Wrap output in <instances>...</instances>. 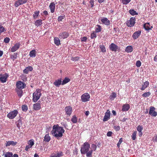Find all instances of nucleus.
I'll use <instances>...</instances> for the list:
<instances>
[{
  "mask_svg": "<svg viewBox=\"0 0 157 157\" xmlns=\"http://www.w3.org/2000/svg\"><path fill=\"white\" fill-rule=\"evenodd\" d=\"M36 52L35 50H32L29 52V55L30 57H35L36 56Z\"/></svg>",
  "mask_w": 157,
  "mask_h": 157,
  "instance_id": "cd10ccee",
  "label": "nucleus"
},
{
  "mask_svg": "<svg viewBox=\"0 0 157 157\" xmlns=\"http://www.w3.org/2000/svg\"><path fill=\"white\" fill-rule=\"evenodd\" d=\"M141 62L140 60L137 61L136 63V66L137 67H140L141 66Z\"/></svg>",
  "mask_w": 157,
  "mask_h": 157,
  "instance_id": "6e6d98bb",
  "label": "nucleus"
},
{
  "mask_svg": "<svg viewBox=\"0 0 157 157\" xmlns=\"http://www.w3.org/2000/svg\"><path fill=\"white\" fill-rule=\"evenodd\" d=\"M32 147L31 146H30V145H27L26 146V147H25V150L27 151L29 150V149L31 148Z\"/></svg>",
  "mask_w": 157,
  "mask_h": 157,
  "instance_id": "bf43d9fd",
  "label": "nucleus"
},
{
  "mask_svg": "<svg viewBox=\"0 0 157 157\" xmlns=\"http://www.w3.org/2000/svg\"><path fill=\"white\" fill-rule=\"evenodd\" d=\"M9 77V75L6 73L4 74H0V81L2 83H5L6 82L7 78Z\"/></svg>",
  "mask_w": 157,
  "mask_h": 157,
  "instance_id": "423d86ee",
  "label": "nucleus"
},
{
  "mask_svg": "<svg viewBox=\"0 0 157 157\" xmlns=\"http://www.w3.org/2000/svg\"><path fill=\"white\" fill-rule=\"evenodd\" d=\"M153 141H157V135L154 136L153 138Z\"/></svg>",
  "mask_w": 157,
  "mask_h": 157,
  "instance_id": "338daca9",
  "label": "nucleus"
},
{
  "mask_svg": "<svg viewBox=\"0 0 157 157\" xmlns=\"http://www.w3.org/2000/svg\"><path fill=\"white\" fill-rule=\"evenodd\" d=\"M149 85V82L147 81H146L142 84V86L140 88V89L142 90H144Z\"/></svg>",
  "mask_w": 157,
  "mask_h": 157,
  "instance_id": "4be33fe9",
  "label": "nucleus"
},
{
  "mask_svg": "<svg viewBox=\"0 0 157 157\" xmlns=\"http://www.w3.org/2000/svg\"><path fill=\"white\" fill-rule=\"evenodd\" d=\"M49 7L50 10L51 12L52 13H54L55 9V4L54 2L51 3L49 6Z\"/></svg>",
  "mask_w": 157,
  "mask_h": 157,
  "instance_id": "5701e85b",
  "label": "nucleus"
},
{
  "mask_svg": "<svg viewBox=\"0 0 157 157\" xmlns=\"http://www.w3.org/2000/svg\"><path fill=\"white\" fill-rule=\"evenodd\" d=\"M22 109L23 111H26L28 110V106L26 105H24L22 106Z\"/></svg>",
  "mask_w": 157,
  "mask_h": 157,
  "instance_id": "c03bdc74",
  "label": "nucleus"
},
{
  "mask_svg": "<svg viewBox=\"0 0 157 157\" xmlns=\"http://www.w3.org/2000/svg\"><path fill=\"white\" fill-rule=\"evenodd\" d=\"M80 59V57L78 56H76L75 57H71V60L72 61H76Z\"/></svg>",
  "mask_w": 157,
  "mask_h": 157,
  "instance_id": "09e8293b",
  "label": "nucleus"
},
{
  "mask_svg": "<svg viewBox=\"0 0 157 157\" xmlns=\"http://www.w3.org/2000/svg\"><path fill=\"white\" fill-rule=\"evenodd\" d=\"M5 157H12L13 154L11 152H7L3 154Z\"/></svg>",
  "mask_w": 157,
  "mask_h": 157,
  "instance_id": "f704fd0d",
  "label": "nucleus"
},
{
  "mask_svg": "<svg viewBox=\"0 0 157 157\" xmlns=\"http://www.w3.org/2000/svg\"><path fill=\"white\" fill-rule=\"evenodd\" d=\"M90 2L91 5V7H92L94 6V0H90Z\"/></svg>",
  "mask_w": 157,
  "mask_h": 157,
  "instance_id": "052dcab7",
  "label": "nucleus"
},
{
  "mask_svg": "<svg viewBox=\"0 0 157 157\" xmlns=\"http://www.w3.org/2000/svg\"><path fill=\"white\" fill-rule=\"evenodd\" d=\"M6 30L4 27H3L2 25H0V35L2 33L6 31Z\"/></svg>",
  "mask_w": 157,
  "mask_h": 157,
  "instance_id": "49530a36",
  "label": "nucleus"
},
{
  "mask_svg": "<svg viewBox=\"0 0 157 157\" xmlns=\"http://www.w3.org/2000/svg\"><path fill=\"white\" fill-rule=\"evenodd\" d=\"M141 31H138L134 33L132 35V37L134 40L137 39L141 34Z\"/></svg>",
  "mask_w": 157,
  "mask_h": 157,
  "instance_id": "a211bd4d",
  "label": "nucleus"
},
{
  "mask_svg": "<svg viewBox=\"0 0 157 157\" xmlns=\"http://www.w3.org/2000/svg\"><path fill=\"white\" fill-rule=\"evenodd\" d=\"M28 144L29 145L31 146L32 147L34 144V142L33 140H30L29 141Z\"/></svg>",
  "mask_w": 157,
  "mask_h": 157,
  "instance_id": "8fccbe9b",
  "label": "nucleus"
},
{
  "mask_svg": "<svg viewBox=\"0 0 157 157\" xmlns=\"http://www.w3.org/2000/svg\"><path fill=\"white\" fill-rule=\"evenodd\" d=\"M143 129V126L140 125H138L137 128V130L139 132H141V131H142Z\"/></svg>",
  "mask_w": 157,
  "mask_h": 157,
  "instance_id": "a18cd8bd",
  "label": "nucleus"
},
{
  "mask_svg": "<svg viewBox=\"0 0 157 157\" xmlns=\"http://www.w3.org/2000/svg\"><path fill=\"white\" fill-rule=\"evenodd\" d=\"M90 96L88 93H86L81 96V101L83 102H86L89 101Z\"/></svg>",
  "mask_w": 157,
  "mask_h": 157,
  "instance_id": "39448f33",
  "label": "nucleus"
},
{
  "mask_svg": "<svg viewBox=\"0 0 157 157\" xmlns=\"http://www.w3.org/2000/svg\"><path fill=\"white\" fill-rule=\"evenodd\" d=\"M133 48L131 46H128L126 47L125 51L128 53L131 52L133 51Z\"/></svg>",
  "mask_w": 157,
  "mask_h": 157,
  "instance_id": "c756f323",
  "label": "nucleus"
},
{
  "mask_svg": "<svg viewBox=\"0 0 157 157\" xmlns=\"http://www.w3.org/2000/svg\"><path fill=\"white\" fill-rule=\"evenodd\" d=\"M65 17L64 15L60 16H59L58 18V21H62V20L64 19Z\"/></svg>",
  "mask_w": 157,
  "mask_h": 157,
  "instance_id": "603ef678",
  "label": "nucleus"
},
{
  "mask_svg": "<svg viewBox=\"0 0 157 157\" xmlns=\"http://www.w3.org/2000/svg\"><path fill=\"white\" fill-rule=\"evenodd\" d=\"M50 140L51 138L49 136L48 133L46 134L44 136V141L48 142L50 141Z\"/></svg>",
  "mask_w": 157,
  "mask_h": 157,
  "instance_id": "c85d7f7f",
  "label": "nucleus"
},
{
  "mask_svg": "<svg viewBox=\"0 0 157 157\" xmlns=\"http://www.w3.org/2000/svg\"><path fill=\"white\" fill-rule=\"evenodd\" d=\"M69 36V33L66 32H63L60 33L59 35V37L60 39H64L67 38Z\"/></svg>",
  "mask_w": 157,
  "mask_h": 157,
  "instance_id": "2eb2a0df",
  "label": "nucleus"
},
{
  "mask_svg": "<svg viewBox=\"0 0 157 157\" xmlns=\"http://www.w3.org/2000/svg\"><path fill=\"white\" fill-rule=\"evenodd\" d=\"M41 108L40 104L38 103H36L33 105V109L36 111L40 110Z\"/></svg>",
  "mask_w": 157,
  "mask_h": 157,
  "instance_id": "6ab92c4d",
  "label": "nucleus"
},
{
  "mask_svg": "<svg viewBox=\"0 0 157 157\" xmlns=\"http://www.w3.org/2000/svg\"><path fill=\"white\" fill-rule=\"evenodd\" d=\"M28 0H16L14 4L15 7H17L21 5H22L26 3Z\"/></svg>",
  "mask_w": 157,
  "mask_h": 157,
  "instance_id": "1a4fd4ad",
  "label": "nucleus"
},
{
  "mask_svg": "<svg viewBox=\"0 0 157 157\" xmlns=\"http://www.w3.org/2000/svg\"><path fill=\"white\" fill-rule=\"evenodd\" d=\"M117 96L115 92H112L110 96V99L111 100L113 99L116 98Z\"/></svg>",
  "mask_w": 157,
  "mask_h": 157,
  "instance_id": "72a5a7b5",
  "label": "nucleus"
},
{
  "mask_svg": "<svg viewBox=\"0 0 157 157\" xmlns=\"http://www.w3.org/2000/svg\"><path fill=\"white\" fill-rule=\"evenodd\" d=\"M20 44L17 43L15 44L13 46L10 48V50L12 52H14L17 50L20 47Z\"/></svg>",
  "mask_w": 157,
  "mask_h": 157,
  "instance_id": "ddd939ff",
  "label": "nucleus"
},
{
  "mask_svg": "<svg viewBox=\"0 0 157 157\" xmlns=\"http://www.w3.org/2000/svg\"><path fill=\"white\" fill-rule=\"evenodd\" d=\"M63 155V152H60L56 154L53 153L50 156V157H60Z\"/></svg>",
  "mask_w": 157,
  "mask_h": 157,
  "instance_id": "393cba45",
  "label": "nucleus"
},
{
  "mask_svg": "<svg viewBox=\"0 0 157 157\" xmlns=\"http://www.w3.org/2000/svg\"><path fill=\"white\" fill-rule=\"evenodd\" d=\"M155 108L153 106H151L150 108L149 113V114L151 116L155 117L157 115V113L155 111Z\"/></svg>",
  "mask_w": 157,
  "mask_h": 157,
  "instance_id": "f8f14e48",
  "label": "nucleus"
},
{
  "mask_svg": "<svg viewBox=\"0 0 157 157\" xmlns=\"http://www.w3.org/2000/svg\"><path fill=\"white\" fill-rule=\"evenodd\" d=\"M131 1V0H121L122 3L124 5H127Z\"/></svg>",
  "mask_w": 157,
  "mask_h": 157,
  "instance_id": "37998d69",
  "label": "nucleus"
},
{
  "mask_svg": "<svg viewBox=\"0 0 157 157\" xmlns=\"http://www.w3.org/2000/svg\"><path fill=\"white\" fill-rule=\"evenodd\" d=\"M64 132L65 130L63 127H59L58 124L54 125L53 127L52 130L51 131L53 136L58 139L63 136Z\"/></svg>",
  "mask_w": 157,
  "mask_h": 157,
  "instance_id": "f257e3e1",
  "label": "nucleus"
},
{
  "mask_svg": "<svg viewBox=\"0 0 157 157\" xmlns=\"http://www.w3.org/2000/svg\"><path fill=\"white\" fill-rule=\"evenodd\" d=\"M42 20L41 19H39L36 20L34 23L36 26L38 27L40 26L42 24Z\"/></svg>",
  "mask_w": 157,
  "mask_h": 157,
  "instance_id": "bb28decb",
  "label": "nucleus"
},
{
  "mask_svg": "<svg viewBox=\"0 0 157 157\" xmlns=\"http://www.w3.org/2000/svg\"><path fill=\"white\" fill-rule=\"evenodd\" d=\"M112 132L109 131L107 133V136H111L112 135Z\"/></svg>",
  "mask_w": 157,
  "mask_h": 157,
  "instance_id": "e2e57ef3",
  "label": "nucleus"
},
{
  "mask_svg": "<svg viewBox=\"0 0 157 157\" xmlns=\"http://www.w3.org/2000/svg\"><path fill=\"white\" fill-rule=\"evenodd\" d=\"M43 14L46 16L48 15V12L46 10H44L43 12Z\"/></svg>",
  "mask_w": 157,
  "mask_h": 157,
  "instance_id": "69168bd1",
  "label": "nucleus"
},
{
  "mask_svg": "<svg viewBox=\"0 0 157 157\" xmlns=\"http://www.w3.org/2000/svg\"><path fill=\"white\" fill-rule=\"evenodd\" d=\"M26 84L21 81H19L16 82V88L18 89H23L25 87Z\"/></svg>",
  "mask_w": 157,
  "mask_h": 157,
  "instance_id": "6e6552de",
  "label": "nucleus"
},
{
  "mask_svg": "<svg viewBox=\"0 0 157 157\" xmlns=\"http://www.w3.org/2000/svg\"><path fill=\"white\" fill-rule=\"evenodd\" d=\"M101 26L99 25H96L95 28V32L99 33L100 32L101 30Z\"/></svg>",
  "mask_w": 157,
  "mask_h": 157,
  "instance_id": "7c9ffc66",
  "label": "nucleus"
},
{
  "mask_svg": "<svg viewBox=\"0 0 157 157\" xmlns=\"http://www.w3.org/2000/svg\"><path fill=\"white\" fill-rule=\"evenodd\" d=\"M54 43L56 45H59L60 44V40L58 38H54Z\"/></svg>",
  "mask_w": 157,
  "mask_h": 157,
  "instance_id": "473e14b6",
  "label": "nucleus"
},
{
  "mask_svg": "<svg viewBox=\"0 0 157 157\" xmlns=\"http://www.w3.org/2000/svg\"><path fill=\"white\" fill-rule=\"evenodd\" d=\"M109 48L112 51L116 52L119 49V47L115 44L112 43L109 46Z\"/></svg>",
  "mask_w": 157,
  "mask_h": 157,
  "instance_id": "9d476101",
  "label": "nucleus"
},
{
  "mask_svg": "<svg viewBox=\"0 0 157 157\" xmlns=\"http://www.w3.org/2000/svg\"><path fill=\"white\" fill-rule=\"evenodd\" d=\"M91 147L93 151H95L97 148V146L94 144H92L91 145Z\"/></svg>",
  "mask_w": 157,
  "mask_h": 157,
  "instance_id": "864d4df0",
  "label": "nucleus"
},
{
  "mask_svg": "<svg viewBox=\"0 0 157 157\" xmlns=\"http://www.w3.org/2000/svg\"><path fill=\"white\" fill-rule=\"evenodd\" d=\"M90 148V145L88 142H86L82 145L81 148V152L82 154H85L87 152Z\"/></svg>",
  "mask_w": 157,
  "mask_h": 157,
  "instance_id": "7ed1b4c3",
  "label": "nucleus"
},
{
  "mask_svg": "<svg viewBox=\"0 0 157 157\" xmlns=\"http://www.w3.org/2000/svg\"><path fill=\"white\" fill-rule=\"evenodd\" d=\"M110 113L109 109L107 110L106 112L105 115L103 119V121H108L110 118Z\"/></svg>",
  "mask_w": 157,
  "mask_h": 157,
  "instance_id": "9b49d317",
  "label": "nucleus"
},
{
  "mask_svg": "<svg viewBox=\"0 0 157 157\" xmlns=\"http://www.w3.org/2000/svg\"><path fill=\"white\" fill-rule=\"evenodd\" d=\"M151 94L150 92H145L142 94V96L143 97H149L150 95Z\"/></svg>",
  "mask_w": 157,
  "mask_h": 157,
  "instance_id": "a19ab883",
  "label": "nucleus"
},
{
  "mask_svg": "<svg viewBox=\"0 0 157 157\" xmlns=\"http://www.w3.org/2000/svg\"><path fill=\"white\" fill-rule=\"evenodd\" d=\"M22 89L16 88V90L17 94L20 98H21L22 95L23 90Z\"/></svg>",
  "mask_w": 157,
  "mask_h": 157,
  "instance_id": "a878e982",
  "label": "nucleus"
},
{
  "mask_svg": "<svg viewBox=\"0 0 157 157\" xmlns=\"http://www.w3.org/2000/svg\"><path fill=\"white\" fill-rule=\"evenodd\" d=\"M17 144V142L16 141H6V143H5V145L6 147H7L10 145L14 146L16 145Z\"/></svg>",
  "mask_w": 157,
  "mask_h": 157,
  "instance_id": "dca6fc26",
  "label": "nucleus"
},
{
  "mask_svg": "<svg viewBox=\"0 0 157 157\" xmlns=\"http://www.w3.org/2000/svg\"><path fill=\"white\" fill-rule=\"evenodd\" d=\"M130 108V105L128 104H124L122 107V111H128Z\"/></svg>",
  "mask_w": 157,
  "mask_h": 157,
  "instance_id": "412c9836",
  "label": "nucleus"
},
{
  "mask_svg": "<svg viewBox=\"0 0 157 157\" xmlns=\"http://www.w3.org/2000/svg\"><path fill=\"white\" fill-rule=\"evenodd\" d=\"M62 79L61 78L56 80L54 82V85L56 87H59L61 84H62Z\"/></svg>",
  "mask_w": 157,
  "mask_h": 157,
  "instance_id": "aec40b11",
  "label": "nucleus"
},
{
  "mask_svg": "<svg viewBox=\"0 0 157 157\" xmlns=\"http://www.w3.org/2000/svg\"><path fill=\"white\" fill-rule=\"evenodd\" d=\"M101 51L103 52H105L106 49L105 46L103 44H101L99 46Z\"/></svg>",
  "mask_w": 157,
  "mask_h": 157,
  "instance_id": "ea45409f",
  "label": "nucleus"
},
{
  "mask_svg": "<svg viewBox=\"0 0 157 157\" xmlns=\"http://www.w3.org/2000/svg\"><path fill=\"white\" fill-rule=\"evenodd\" d=\"M149 26V23L145 24L144 25V27L145 30H149L151 29V28H150Z\"/></svg>",
  "mask_w": 157,
  "mask_h": 157,
  "instance_id": "58836bf2",
  "label": "nucleus"
},
{
  "mask_svg": "<svg viewBox=\"0 0 157 157\" xmlns=\"http://www.w3.org/2000/svg\"><path fill=\"white\" fill-rule=\"evenodd\" d=\"M71 121L74 123H76L77 121V117L75 116H73L71 119Z\"/></svg>",
  "mask_w": 157,
  "mask_h": 157,
  "instance_id": "79ce46f5",
  "label": "nucleus"
},
{
  "mask_svg": "<svg viewBox=\"0 0 157 157\" xmlns=\"http://www.w3.org/2000/svg\"><path fill=\"white\" fill-rule=\"evenodd\" d=\"M33 70V67L30 66H29L26 68L24 70L23 72L25 74H28L29 71H32Z\"/></svg>",
  "mask_w": 157,
  "mask_h": 157,
  "instance_id": "b1692460",
  "label": "nucleus"
},
{
  "mask_svg": "<svg viewBox=\"0 0 157 157\" xmlns=\"http://www.w3.org/2000/svg\"><path fill=\"white\" fill-rule=\"evenodd\" d=\"M93 150H91L86 153V157H92Z\"/></svg>",
  "mask_w": 157,
  "mask_h": 157,
  "instance_id": "e433bc0d",
  "label": "nucleus"
},
{
  "mask_svg": "<svg viewBox=\"0 0 157 157\" xmlns=\"http://www.w3.org/2000/svg\"><path fill=\"white\" fill-rule=\"evenodd\" d=\"M154 60L155 61L157 62V55H156L154 58Z\"/></svg>",
  "mask_w": 157,
  "mask_h": 157,
  "instance_id": "774afa93",
  "label": "nucleus"
},
{
  "mask_svg": "<svg viewBox=\"0 0 157 157\" xmlns=\"http://www.w3.org/2000/svg\"><path fill=\"white\" fill-rule=\"evenodd\" d=\"M65 110L66 114L69 116H70L72 112V108L70 106H69L65 107Z\"/></svg>",
  "mask_w": 157,
  "mask_h": 157,
  "instance_id": "4468645a",
  "label": "nucleus"
},
{
  "mask_svg": "<svg viewBox=\"0 0 157 157\" xmlns=\"http://www.w3.org/2000/svg\"><path fill=\"white\" fill-rule=\"evenodd\" d=\"M10 40V39L9 37H6L4 39V41L6 43H8Z\"/></svg>",
  "mask_w": 157,
  "mask_h": 157,
  "instance_id": "4d7b16f0",
  "label": "nucleus"
},
{
  "mask_svg": "<svg viewBox=\"0 0 157 157\" xmlns=\"http://www.w3.org/2000/svg\"><path fill=\"white\" fill-rule=\"evenodd\" d=\"M97 36L96 33L94 31L91 33V39H93L94 38H96Z\"/></svg>",
  "mask_w": 157,
  "mask_h": 157,
  "instance_id": "3c124183",
  "label": "nucleus"
},
{
  "mask_svg": "<svg viewBox=\"0 0 157 157\" xmlns=\"http://www.w3.org/2000/svg\"><path fill=\"white\" fill-rule=\"evenodd\" d=\"M129 13L131 14L132 15H137L138 13L136 12L135 10H130L129 11Z\"/></svg>",
  "mask_w": 157,
  "mask_h": 157,
  "instance_id": "c9c22d12",
  "label": "nucleus"
},
{
  "mask_svg": "<svg viewBox=\"0 0 157 157\" xmlns=\"http://www.w3.org/2000/svg\"><path fill=\"white\" fill-rule=\"evenodd\" d=\"M136 19L135 17H132L126 22L127 25L129 27L133 26L135 23Z\"/></svg>",
  "mask_w": 157,
  "mask_h": 157,
  "instance_id": "0eeeda50",
  "label": "nucleus"
},
{
  "mask_svg": "<svg viewBox=\"0 0 157 157\" xmlns=\"http://www.w3.org/2000/svg\"><path fill=\"white\" fill-rule=\"evenodd\" d=\"M137 133L136 131H135L132 133V138L133 140H135L136 139V136Z\"/></svg>",
  "mask_w": 157,
  "mask_h": 157,
  "instance_id": "de8ad7c7",
  "label": "nucleus"
},
{
  "mask_svg": "<svg viewBox=\"0 0 157 157\" xmlns=\"http://www.w3.org/2000/svg\"><path fill=\"white\" fill-rule=\"evenodd\" d=\"M101 21L102 24L108 26L110 24V21L106 17H103L101 19Z\"/></svg>",
  "mask_w": 157,
  "mask_h": 157,
  "instance_id": "f3484780",
  "label": "nucleus"
},
{
  "mask_svg": "<svg viewBox=\"0 0 157 157\" xmlns=\"http://www.w3.org/2000/svg\"><path fill=\"white\" fill-rule=\"evenodd\" d=\"M87 40V38L86 37H83L81 38L82 41L86 42Z\"/></svg>",
  "mask_w": 157,
  "mask_h": 157,
  "instance_id": "680f3d73",
  "label": "nucleus"
},
{
  "mask_svg": "<svg viewBox=\"0 0 157 157\" xmlns=\"http://www.w3.org/2000/svg\"><path fill=\"white\" fill-rule=\"evenodd\" d=\"M40 12L39 11H36L34 12V14L33 15V18L36 19L37 18V17L39 16Z\"/></svg>",
  "mask_w": 157,
  "mask_h": 157,
  "instance_id": "4c0bfd02",
  "label": "nucleus"
},
{
  "mask_svg": "<svg viewBox=\"0 0 157 157\" xmlns=\"http://www.w3.org/2000/svg\"><path fill=\"white\" fill-rule=\"evenodd\" d=\"M114 128L116 131H119L120 129V128L119 126H114Z\"/></svg>",
  "mask_w": 157,
  "mask_h": 157,
  "instance_id": "13d9d810",
  "label": "nucleus"
},
{
  "mask_svg": "<svg viewBox=\"0 0 157 157\" xmlns=\"http://www.w3.org/2000/svg\"><path fill=\"white\" fill-rule=\"evenodd\" d=\"M18 112L17 109H15L10 112L7 115V117L10 119H14L17 116Z\"/></svg>",
  "mask_w": 157,
  "mask_h": 157,
  "instance_id": "20e7f679",
  "label": "nucleus"
},
{
  "mask_svg": "<svg viewBox=\"0 0 157 157\" xmlns=\"http://www.w3.org/2000/svg\"><path fill=\"white\" fill-rule=\"evenodd\" d=\"M41 90L38 89L33 94V101L34 102H36L40 99L41 96Z\"/></svg>",
  "mask_w": 157,
  "mask_h": 157,
  "instance_id": "f03ea898",
  "label": "nucleus"
},
{
  "mask_svg": "<svg viewBox=\"0 0 157 157\" xmlns=\"http://www.w3.org/2000/svg\"><path fill=\"white\" fill-rule=\"evenodd\" d=\"M10 58L13 59V60H14L16 59V57L14 55H12L11 56Z\"/></svg>",
  "mask_w": 157,
  "mask_h": 157,
  "instance_id": "0e129e2a",
  "label": "nucleus"
},
{
  "mask_svg": "<svg viewBox=\"0 0 157 157\" xmlns=\"http://www.w3.org/2000/svg\"><path fill=\"white\" fill-rule=\"evenodd\" d=\"M70 81V79L66 77L63 80L62 85H64L69 82Z\"/></svg>",
  "mask_w": 157,
  "mask_h": 157,
  "instance_id": "2f4dec72",
  "label": "nucleus"
},
{
  "mask_svg": "<svg viewBox=\"0 0 157 157\" xmlns=\"http://www.w3.org/2000/svg\"><path fill=\"white\" fill-rule=\"evenodd\" d=\"M122 141H123V139H122V138H120L119 139V141H118V142L117 143V146L118 147H120V145L121 144V143H122Z\"/></svg>",
  "mask_w": 157,
  "mask_h": 157,
  "instance_id": "5fc2aeb1",
  "label": "nucleus"
}]
</instances>
